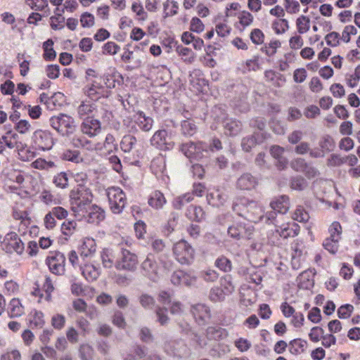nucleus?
<instances>
[{
    "instance_id": "f257e3e1",
    "label": "nucleus",
    "mask_w": 360,
    "mask_h": 360,
    "mask_svg": "<svg viewBox=\"0 0 360 360\" xmlns=\"http://www.w3.org/2000/svg\"><path fill=\"white\" fill-rule=\"evenodd\" d=\"M233 210L238 215L255 224L261 222L264 217V207L257 202L245 197L236 199Z\"/></svg>"
},
{
    "instance_id": "f03ea898",
    "label": "nucleus",
    "mask_w": 360,
    "mask_h": 360,
    "mask_svg": "<svg viewBox=\"0 0 360 360\" xmlns=\"http://www.w3.org/2000/svg\"><path fill=\"white\" fill-rule=\"evenodd\" d=\"M172 264V262H163L162 259H159L158 262L155 255L153 253H149L141 263V268L145 276L153 281H157L164 274L165 271L169 269Z\"/></svg>"
},
{
    "instance_id": "7ed1b4c3",
    "label": "nucleus",
    "mask_w": 360,
    "mask_h": 360,
    "mask_svg": "<svg viewBox=\"0 0 360 360\" xmlns=\"http://www.w3.org/2000/svg\"><path fill=\"white\" fill-rule=\"evenodd\" d=\"M300 232V226L295 221L283 222L275 225V230L268 236V241L273 245L278 246L281 240L295 238Z\"/></svg>"
},
{
    "instance_id": "20e7f679",
    "label": "nucleus",
    "mask_w": 360,
    "mask_h": 360,
    "mask_svg": "<svg viewBox=\"0 0 360 360\" xmlns=\"http://www.w3.org/2000/svg\"><path fill=\"white\" fill-rule=\"evenodd\" d=\"M55 144L53 134L46 129H37L31 136V147L35 150L47 151Z\"/></svg>"
},
{
    "instance_id": "39448f33",
    "label": "nucleus",
    "mask_w": 360,
    "mask_h": 360,
    "mask_svg": "<svg viewBox=\"0 0 360 360\" xmlns=\"http://www.w3.org/2000/svg\"><path fill=\"white\" fill-rule=\"evenodd\" d=\"M172 252L175 259L181 264H190L194 259L195 250L184 239L173 245Z\"/></svg>"
},
{
    "instance_id": "423d86ee",
    "label": "nucleus",
    "mask_w": 360,
    "mask_h": 360,
    "mask_svg": "<svg viewBox=\"0 0 360 360\" xmlns=\"http://www.w3.org/2000/svg\"><path fill=\"white\" fill-rule=\"evenodd\" d=\"M110 209L114 214L122 212L127 204V198L124 191L119 187H110L106 190Z\"/></svg>"
},
{
    "instance_id": "0eeeda50",
    "label": "nucleus",
    "mask_w": 360,
    "mask_h": 360,
    "mask_svg": "<svg viewBox=\"0 0 360 360\" xmlns=\"http://www.w3.org/2000/svg\"><path fill=\"white\" fill-rule=\"evenodd\" d=\"M50 124L62 136L72 134L76 129L74 119L65 114L51 117Z\"/></svg>"
},
{
    "instance_id": "6e6552de",
    "label": "nucleus",
    "mask_w": 360,
    "mask_h": 360,
    "mask_svg": "<svg viewBox=\"0 0 360 360\" xmlns=\"http://www.w3.org/2000/svg\"><path fill=\"white\" fill-rule=\"evenodd\" d=\"M228 235L233 239L250 240L255 233L253 226L244 222H235L228 228Z\"/></svg>"
},
{
    "instance_id": "1a4fd4ad",
    "label": "nucleus",
    "mask_w": 360,
    "mask_h": 360,
    "mask_svg": "<svg viewBox=\"0 0 360 360\" xmlns=\"http://www.w3.org/2000/svg\"><path fill=\"white\" fill-rule=\"evenodd\" d=\"M208 145L203 141H189L182 143L181 152L191 160H200L203 157V153L208 151Z\"/></svg>"
},
{
    "instance_id": "9d476101",
    "label": "nucleus",
    "mask_w": 360,
    "mask_h": 360,
    "mask_svg": "<svg viewBox=\"0 0 360 360\" xmlns=\"http://www.w3.org/2000/svg\"><path fill=\"white\" fill-rule=\"evenodd\" d=\"M4 250L8 253H16L22 255L25 252V244L18 235L13 231L8 233L1 243Z\"/></svg>"
},
{
    "instance_id": "9b49d317",
    "label": "nucleus",
    "mask_w": 360,
    "mask_h": 360,
    "mask_svg": "<svg viewBox=\"0 0 360 360\" xmlns=\"http://www.w3.org/2000/svg\"><path fill=\"white\" fill-rule=\"evenodd\" d=\"M66 258L63 253L59 251L50 252L46 258V264L50 271L56 275H63L65 272Z\"/></svg>"
},
{
    "instance_id": "f8f14e48",
    "label": "nucleus",
    "mask_w": 360,
    "mask_h": 360,
    "mask_svg": "<svg viewBox=\"0 0 360 360\" xmlns=\"http://www.w3.org/2000/svg\"><path fill=\"white\" fill-rule=\"evenodd\" d=\"M320 150L310 151V156L312 158H321L324 156L325 153L333 151L335 147L334 139L329 134H325L321 137L319 141Z\"/></svg>"
},
{
    "instance_id": "ddd939ff",
    "label": "nucleus",
    "mask_w": 360,
    "mask_h": 360,
    "mask_svg": "<svg viewBox=\"0 0 360 360\" xmlns=\"http://www.w3.org/2000/svg\"><path fill=\"white\" fill-rule=\"evenodd\" d=\"M18 135L12 130L8 131L1 136L0 137V154H3L4 151L7 148L11 150L18 148L20 145H21V142L18 141Z\"/></svg>"
},
{
    "instance_id": "4468645a",
    "label": "nucleus",
    "mask_w": 360,
    "mask_h": 360,
    "mask_svg": "<svg viewBox=\"0 0 360 360\" xmlns=\"http://www.w3.org/2000/svg\"><path fill=\"white\" fill-rule=\"evenodd\" d=\"M70 202H91L93 194L86 186L77 187L70 193Z\"/></svg>"
},
{
    "instance_id": "2eb2a0df",
    "label": "nucleus",
    "mask_w": 360,
    "mask_h": 360,
    "mask_svg": "<svg viewBox=\"0 0 360 360\" xmlns=\"http://www.w3.org/2000/svg\"><path fill=\"white\" fill-rule=\"evenodd\" d=\"M168 133L165 129L156 131L150 139V145L158 149L167 150L173 147V144L167 140Z\"/></svg>"
},
{
    "instance_id": "dca6fc26",
    "label": "nucleus",
    "mask_w": 360,
    "mask_h": 360,
    "mask_svg": "<svg viewBox=\"0 0 360 360\" xmlns=\"http://www.w3.org/2000/svg\"><path fill=\"white\" fill-rule=\"evenodd\" d=\"M122 255L121 260L116 265L117 269L128 271L134 270L138 264L137 256L125 249H122Z\"/></svg>"
},
{
    "instance_id": "f3484780",
    "label": "nucleus",
    "mask_w": 360,
    "mask_h": 360,
    "mask_svg": "<svg viewBox=\"0 0 360 360\" xmlns=\"http://www.w3.org/2000/svg\"><path fill=\"white\" fill-rule=\"evenodd\" d=\"M80 127L82 132L89 137H94L101 131V123L96 117L83 120Z\"/></svg>"
},
{
    "instance_id": "a211bd4d",
    "label": "nucleus",
    "mask_w": 360,
    "mask_h": 360,
    "mask_svg": "<svg viewBox=\"0 0 360 360\" xmlns=\"http://www.w3.org/2000/svg\"><path fill=\"white\" fill-rule=\"evenodd\" d=\"M132 122L144 132H148L153 128L154 120L150 116H146L143 111H138L132 117Z\"/></svg>"
},
{
    "instance_id": "6ab92c4d",
    "label": "nucleus",
    "mask_w": 360,
    "mask_h": 360,
    "mask_svg": "<svg viewBox=\"0 0 360 360\" xmlns=\"http://www.w3.org/2000/svg\"><path fill=\"white\" fill-rule=\"evenodd\" d=\"M79 117L82 120L94 118L97 116L98 108L91 101H83L77 108Z\"/></svg>"
},
{
    "instance_id": "aec40b11",
    "label": "nucleus",
    "mask_w": 360,
    "mask_h": 360,
    "mask_svg": "<svg viewBox=\"0 0 360 360\" xmlns=\"http://www.w3.org/2000/svg\"><path fill=\"white\" fill-rule=\"evenodd\" d=\"M191 312L198 324H204L211 316L209 307L202 304L193 306Z\"/></svg>"
},
{
    "instance_id": "412c9836",
    "label": "nucleus",
    "mask_w": 360,
    "mask_h": 360,
    "mask_svg": "<svg viewBox=\"0 0 360 360\" xmlns=\"http://www.w3.org/2000/svg\"><path fill=\"white\" fill-rule=\"evenodd\" d=\"M258 181L257 178L249 173L241 175L236 181L237 188L242 191H250L257 187Z\"/></svg>"
},
{
    "instance_id": "4be33fe9",
    "label": "nucleus",
    "mask_w": 360,
    "mask_h": 360,
    "mask_svg": "<svg viewBox=\"0 0 360 360\" xmlns=\"http://www.w3.org/2000/svg\"><path fill=\"white\" fill-rule=\"evenodd\" d=\"M7 314L11 319L19 318L25 314V307L19 298H12L7 307Z\"/></svg>"
},
{
    "instance_id": "5701e85b",
    "label": "nucleus",
    "mask_w": 360,
    "mask_h": 360,
    "mask_svg": "<svg viewBox=\"0 0 360 360\" xmlns=\"http://www.w3.org/2000/svg\"><path fill=\"white\" fill-rule=\"evenodd\" d=\"M104 219V210L100 207L93 205L89 208V211L83 219L89 224H98Z\"/></svg>"
},
{
    "instance_id": "b1692460",
    "label": "nucleus",
    "mask_w": 360,
    "mask_h": 360,
    "mask_svg": "<svg viewBox=\"0 0 360 360\" xmlns=\"http://www.w3.org/2000/svg\"><path fill=\"white\" fill-rule=\"evenodd\" d=\"M79 253L82 257H91L96 250V243L93 238L85 237L78 248Z\"/></svg>"
},
{
    "instance_id": "393cba45",
    "label": "nucleus",
    "mask_w": 360,
    "mask_h": 360,
    "mask_svg": "<svg viewBox=\"0 0 360 360\" xmlns=\"http://www.w3.org/2000/svg\"><path fill=\"white\" fill-rule=\"evenodd\" d=\"M270 207L278 213L285 214L290 209V198L285 195L278 196L270 202Z\"/></svg>"
},
{
    "instance_id": "a878e982",
    "label": "nucleus",
    "mask_w": 360,
    "mask_h": 360,
    "mask_svg": "<svg viewBox=\"0 0 360 360\" xmlns=\"http://www.w3.org/2000/svg\"><path fill=\"white\" fill-rule=\"evenodd\" d=\"M238 21L235 22V28L240 32L244 31L248 27L250 26L253 21L254 17L252 13L247 11H242L236 15Z\"/></svg>"
},
{
    "instance_id": "bb28decb",
    "label": "nucleus",
    "mask_w": 360,
    "mask_h": 360,
    "mask_svg": "<svg viewBox=\"0 0 360 360\" xmlns=\"http://www.w3.org/2000/svg\"><path fill=\"white\" fill-rule=\"evenodd\" d=\"M64 9L56 7L53 11V15L49 18V25L53 30H60L65 27V18L63 13Z\"/></svg>"
},
{
    "instance_id": "cd10ccee",
    "label": "nucleus",
    "mask_w": 360,
    "mask_h": 360,
    "mask_svg": "<svg viewBox=\"0 0 360 360\" xmlns=\"http://www.w3.org/2000/svg\"><path fill=\"white\" fill-rule=\"evenodd\" d=\"M82 275L88 282H93L99 277L101 269L93 264H85L80 266Z\"/></svg>"
},
{
    "instance_id": "c85d7f7f",
    "label": "nucleus",
    "mask_w": 360,
    "mask_h": 360,
    "mask_svg": "<svg viewBox=\"0 0 360 360\" xmlns=\"http://www.w3.org/2000/svg\"><path fill=\"white\" fill-rule=\"evenodd\" d=\"M29 325L32 328H42L46 323L44 314L37 309H32L28 314Z\"/></svg>"
},
{
    "instance_id": "c756f323",
    "label": "nucleus",
    "mask_w": 360,
    "mask_h": 360,
    "mask_svg": "<svg viewBox=\"0 0 360 360\" xmlns=\"http://www.w3.org/2000/svg\"><path fill=\"white\" fill-rule=\"evenodd\" d=\"M150 170L157 177H162L166 172V160L161 155L155 157L150 163Z\"/></svg>"
},
{
    "instance_id": "7c9ffc66",
    "label": "nucleus",
    "mask_w": 360,
    "mask_h": 360,
    "mask_svg": "<svg viewBox=\"0 0 360 360\" xmlns=\"http://www.w3.org/2000/svg\"><path fill=\"white\" fill-rule=\"evenodd\" d=\"M164 349L169 355L181 357L184 354L186 347L183 342L169 341L165 344Z\"/></svg>"
},
{
    "instance_id": "2f4dec72",
    "label": "nucleus",
    "mask_w": 360,
    "mask_h": 360,
    "mask_svg": "<svg viewBox=\"0 0 360 360\" xmlns=\"http://www.w3.org/2000/svg\"><path fill=\"white\" fill-rule=\"evenodd\" d=\"M265 139L263 133L255 132L252 136H247L243 139L241 146L243 150L249 152L257 143H261Z\"/></svg>"
},
{
    "instance_id": "473e14b6",
    "label": "nucleus",
    "mask_w": 360,
    "mask_h": 360,
    "mask_svg": "<svg viewBox=\"0 0 360 360\" xmlns=\"http://www.w3.org/2000/svg\"><path fill=\"white\" fill-rule=\"evenodd\" d=\"M72 143L75 147L82 148L88 150H96V142L88 140L84 135H75L72 139Z\"/></svg>"
},
{
    "instance_id": "72a5a7b5",
    "label": "nucleus",
    "mask_w": 360,
    "mask_h": 360,
    "mask_svg": "<svg viewBox=\"0 0 360 360\" xmlns=\"http://www.w3.org/2000/svg\"><path fill=\"white\" fill-rule=\"evenodd\" d=\"M225 134L236 136L242 131V123L236 119H226L224 124Z\"/></svg>"
},
{
    "instance_id": "f704fd0d",
    "label": "nucleus",
    "mask_w": 360,
    "mask_h": 360,
    "mask_svg": "<svg viewBox=\"0 0 360 360\" xmlns=\"http://www.w3.org/2000/svg\"><path fill=\"white\" fill-rule=\"evenodd\" d=\"M148 202L151 207L158 210L163 207L167 202V200L162 192L154 191L150 194Z\"/></svg>"
},
{
    "instance_id": "c9c22d12",
    "label": "nucleus",
    "mask_w": 360,
    "mask_h": 360,
    "mask_svg": "<svg viewBox=\"0 0 360 360\" xmlns=\"http://www.w3.org/2000/svg\"><path fill=\"white\" fill-rule=\"evenodd\" d=\"M228 336V332L225 328L219 326H210L206 330V337L210 340H221Z\"/></svg>"
},
{
    "instance_id": "e433bc0d",
    "label": "nucleus",
    "mask_w": 360,
    "mask_h": 360,
    "mask_svg": "<svg viewBox=\"0 0 360 360\" xmlns=\"http://www.w3.org/2000/svg\"><path fill=\"white\" fill-rule=\"evenodd\" d=\"M96 150H105L108 153L112 152L117 148V143L115 136L112 134H108L103 143L96 142Z\"/></svg>"
},
{
    "instance_id": "4c0bfd02",
    "label": "nucleus",
    "mask_w": 360,
    "mask_h": 360,
    "mask_svg": "<svg viewBox=\"0 0 360 360\" xmlns=\"http://www.w3.org/2000/svg\"><path fill=\"white\" fill-rule=\"evenodd\" d=\"M77 223L75 220L66 219L64 221L60 226V231L64 238L69 240L77 231Z\"/></svg>"
},
{
    "instance_id": "58836bf2",
    "label": "nucleus",
    "mask_w": 360,
    "mask_h": 360,
    "mask_svg": "<svg viewBox=\"0 0 360 360\" xmlns=\"http://www.w3.org/2000/svg\"><path fill=\"white\" fill-rule=\"evenodd\" d=\"M91 202H70L71 210L75 217L79 220H83L91 206Z\"/></svg>"
},
{
    "instance_id": "ea45409f",
    "label": "nucleus",
    "mask_w": 360,
    "mask_h": 360,
    "mask_svg": "<svg viewBox=\"0 0 360 360\" xmlns=\"http://www.w3.org/2000/svg\"><path fill=\"white\" fill-rule=\"evenodd\" d=\"M296 32L298 34H305L311 27V19L305 15H300L295 20Z\"/></svg>"
},
{
    "instance_id": "a19ab883",
    "label": "nucleus",
    "mask_w": 360,
    "mask_h": 360,
    "mask_svg": "<svg viewBox=\"0 0 360 360\" xmlns=\"http://www.w3.org/2000/svg\"><path fill=\"white\" fill-rule=\"evenodd\" d=\"M26 4L32 10L43 12L46 16L51 13L48 0H26Z\"/></svg>"
},
{
    "instance_id": "79ce46f5",
    "label": "nucleus",
    "mask_w": 360,
    "mask_h": 360,
    "mask_svg": "<svg viewBox=\"0 0 360 360\" xmlns=\"http://www.w3.org/2000/svg\"><path fill=\"white\" fill-rule=\"evenodd\" d=\"M307 342L301 338H296L290 341L288 344L289 352L294 355L303 353L307 347Z\"/></svg>"
},
{
    "instance_id": "37998d69",
    "label": "nucleus",
    "mask_w": 360,
    "mask_h": 360,
    "mask_svg": "<svg viewBox=\"0 0 360 360\" xmlns=\"http://www.w3.org/2000/svg\"><path fill=\"white\" fill-rule=\"evenodd\" d=\"M291 218L300 223H307L310 219L309 212L302 205H297L291 213Z\"/></svg>"
},
{
    "instance_id": "c03bdc74",
    "label": "nucleus",
    "mask_w": 360,
    "mask_h": 360,
    "mask_svg": "<svg viewBox=\"0 0 360 360\" xmlns=\"http://www.w3.org/2000/svg\"><path fill=\"white\" fill-rule=\"evenodd\" d=\"M53 41L51 39H47L43 43V58L46 61H53L56 58V52L53 49Z\"/></svg>"
},
{
    "instance_id": "a18cd8bd",
    "label": "nucleus",
    "mask_w": 360,
    "mask_h": 360,
    "mask_svg": "<svg viewBox=\"0 0 360 360\" xmlns=\"http://www.w3.org/2000/svg\"><path fill=\"white\" fill-rule=\"evenodd\" d=\"M289 22L285 18H278L272 22L271 28L276 34L280 35L289 30Z\"/></svg>"
},
{
    "instance_id": "49530a36",
    "label": "nucleus",
    "mask_w": 360,
    "mask_h": 360,
    "mask_svg": "<svg viewBox=\"0 0 360 360\" xmlns=\"http://www.w3.org/2000/svg\"><path fill=\"white\" fill-rule=\"evenodd\" d=\"M131 11L135 13V19L139 22H143L148 18V13L144 10L140 1H134L132 3Z\"/></svg>"
},
{
    "instance_id": "de8ad7c7",
    "label": "nucleus",
    "mask_w": 360,
    "mask_h": 360,
    "mask_svg": "<svg viewBox=\"0 0 360 360\" xmlns=\"http://www.w3.org/2000/svg\"><path fill=\"white\" fill-rule=\"evenodd\" d=\"M137 140L134 136L127 134L124 135L120 142V148L124 153L131 152L136 145Z\"/></svg>"
},
{
    "instance_id": "09e8293b",
    "label": "nucleus",
    "mask_w": 360,
    "mask_h": 360,
    "mask_svg": "<svg viewBox=\"0 0 360 360\" xmlns=\"http://www.w3.org/2000/svg\"><path fill=\"white\" fill-rule=\"evenodd\" d=\"M186 216L191 220L200 221L204 219L205 212L201 207L191 205L187 210Z\"/></svg>"
},
{
    "instance_id": "8fccbe9b",
    "label": "nucleus",
    "mask_w": 360,
    "mask_h": 360,
    "mask_svg": "<svg viewBox=\"0 0 360 360\" xmlns=\"http://www.w3.org/2000/svg\"><path fill=\"white\" fill-rule=\"evenodd\" d=\"M179 4L176 1L167 0L163 4L164 18L174 16L178 13Z\"/></svg>"
},
{
    "instance_id": "3c124183",
    "label": "nucleus",
    "mask_w": 360,
    "mask_h": 360,
    "mask_svg": "<svg viewBox=\"0 0 360 360\" xmlns=\"http://www.w3.org/2000/svg\"><path fill=\"white\" fill-rule=\"evenodd\" d=\"M31 167L36 169L48 171L56 167V165L53 161H47L42 158H39L31 163Z\"/></svg>"
},
{
    "instance_id": "603ef678",
    "label": "nucleus",
    "mask_w": 360,
    "mask_h": 360,
    "mask_svg": "<svg viewBox=\"0 0 360 360\" xmlns=\"http://www.w3.org/2000/svg\"><path fill=\"white\" fill-rule=\"evenodd\" d=\"M176 51L181 57L182 60L187 63H192L195 60V54L189 48L178 46Z\"/></svg>"
},
{
    "instance_id": "864d4df0",
    "label": "nucleus",
    "mask_w": 360,
    "mask_h": 360,
    "mask_svg": "<svg viewBox=\"0 0 360 360\" xmlns=\"http://www.w3.org/2000/svg\"><path fill=\"white\" fill-rule=\"evenodd\" d=\"M302 34L294 32L288 39L289 48L292 51H297L304 46V39Z\"/></svg>"
},
{
    "instance_id": "5fc2aeb1",
    "label": "nucleus",
    "mask_w": 360,
    "mask_h": 360,
    "mask_svg": "<svg viewBox=\"0 0 360 360\" xmlns=\"http://www.w3.org/2000/svg\"><path fill=\"white\" fill-rule=\"evenodd\" d=\"M69 179L67 173L62 172L56 174L53 178V184L56 187L60 189H65L69 186Z\"/></svg>"
},
{
    "instance_id": "6e6d98bb",
    "label": "nucleus",
    "mask_w": 360,
    "mask_h": 360,
    "mask_svg": "<svg viewBox=\"0 0 360 360\" xmlns=\"http://www.w3.org/2000/svg\"><path fill=\"white\" fill-rule=\"evenodd\" d=\"M193 200V194L186 193L175 198L172 202V205L176 210H181L186 204Z\"/></svg>"
},
{
    "instance_id": "4d7b16f0",
    "label": "nucleus",
    "mask_w": 360,
    "mask_h": 360,
    "mask_svg": "<svg viewBox=\"0 0 360 360\" xmlns=\"http://www.w3.org/2000/svg\"><path fill=\"white\" fill-rule=\"evenodd\" d=\"M146 352L143 347L136 345L124 357V360H140L145 356Z\"/></svg>"
},
{
    "instance_id": "13d9d810",
    "label": "nucleus",
    "mask_w": 360,
    "mask_h": 360,
    "mask_svg": "<svg viewBox=\"0 0 360 360\" xmlns=\"http://www.w3.org/2000/svg\"><path fill=\"white\" fill-rule=\"evenodd\" d=\"M39 199L41 202L47 205L57 203L56 199L51 191L46 188H43V189L39 192Z\"/></svg>"
},
{
    "instance_id": "bf43d9fd",
    "label": "nucleus",
    "mask_w": 360,
    "mask_h": 360,
    "mask_svg": "<svg viewBox=\"0 0 360 360\" xmlns=\"http://www.w3.org/2000/svg\"><path fill=\"white\" fill-rule=\"evenodd\" d=\"M215 32L219 37L226 38L230 35L231 27L224 20L223 22L216 23Z\"/></svg>"
},
{
    "instance_id": "052dcab7",
    "label": "nucleus",
    "mask_w": 360,
    "mask_h": 360,
    "mask_svg": "<svg viewBox=\"0 0 360 360\" xmlns=\"http://www.w3.org/2000/svg\"><path fill=\"white\" fill-rule=\"evenodd\" d=\"M281 43L278 39L270 41L269 43L264 44L262 48V51L268 56H273L277 51L278 48L281 47Z\"/></svg>"
},
{
    "instance_id": "680f3d73",
    "label": "nucleus",
    "mask_w": 360,
    "mask_h": 360,
    "mask_svg": "<svg viewBox=\"0 0 360 360\" xmlns=\"http://www.w3.org/2000/svg\"><path fill=\"white\" fill-rule=\"evenodd\" d=\"M101 259L104 267L110 268L113 264L115 259L112 251L110 249L104 248L101 252Z\"/></svg>"
},
{
    "instance_id": "e2e57ef3",
    "label": "nucleus",
    "mask_w": 360,
    "mask_h": 360,
    "mask_svg": "<svg viewBox=\"0 0 360 360\" xmlns=\"http://www.w3.org/2000/svg\"><path fill=\"white\" fill-rule=\"evenodd\" d=\"M221 289L225 292L226 295L231 294L234 291V285L231 281V276L230 275H226L220 279Z\"/></svg>"
},
{
    "instance_id": "0e129e2a",
    "label": "nucleus",
    "mask_w": 360,
    "mask_h": 360,
    "mask_svg": "<svg viewBox=\"0 0 360 360\" xmlns=\"http://www.w3.org/2000/svg\"><path fill=\"white\" fill-rule=\"evenodd\" d=\"M329 236L328 238L340 240L342 228L340 222L333 221L328 228Z\"/></svg>"
},
{
    "instance_id": "69168bd1",
    "label": "nucleus",
    "mask_w": 360,
    "mask_h": 360,
    "mask_svg": "<svg viewBox=\"0 0 360 360\" xmlns=\"http://www.w3.org/2000/svg\"><path fill=\"white\" fill-rule=\"evenodd\" d=\"M282 75L274 70H268L264 72V78L266 82L270 83L274 86H279V79H281Z\"/></svg>"
},
{
    "instance_id": "338daca9",
    "label": "nucleus",
    "mask_w": 360,
    "mask_h": 360,
    "mask_svg": "<svg viewBox=\"0 0 360 360\" xmlns=\"http://www.w3.org/2000/svg\"><path fill=\"white\" fill-rule=\"evenodd\" d=\"M226 295L219 286H214L211 288L209 294V298L212 302H221L225 299Z\"/></svg>"
},
{
    "instance_id": "774afa93",
    "label": "nucleus",
    "mask_w": 360,
    "mask_h": 360,
    "mask_svg": "<svg viewBox=\"0 0 360 360\" xmlns=\"http://www.w3.org/2000/svg\"><path fill=\"white\" fill-rule=\"evenodd\" d=\"M120 51V46L115 41H108L102 46L104 55L114 56Z\"/></svg>"
}]
</instances>
